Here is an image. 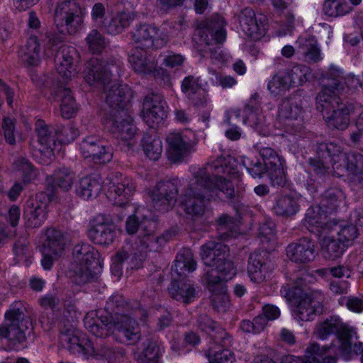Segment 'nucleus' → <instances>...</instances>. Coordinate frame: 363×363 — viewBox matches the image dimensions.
Instances as JSON below:
<instances>
[{
    "instance_id": "nucleus-24",
    "label": "nucleus",
    "mask_w": 363,
    "mask_h": 363,
    "mask_svg": "<svg viewBox=\"0 0 363 363\" xmlns=\"http://www.w3.org/2000/svg\"><path fill=\"white\" fill-rule=\"evenodd\" d=\"M79 62V54L74 48L62 45L55 56L57 72L65 79H72L76 74V66Z\"/></svg>"
},
{
    "instance_id": "nucleus-31",
    "label": "nucleus",
    "mask_w": 363,
    "mask_h": 363,
    "mask_svg": "<svg viewBox=\"0 0 363 363\" xmlns=\"http://www.w3.org/2000/svg\"><path fill=\"white\" fill-rule=\"evenodd\" d=\"M151 50L135 46L131 50L128 60L136 72L149 74L155 69V62L150 58Z\"/></svg>"
},
{
    "instance_id": "nucleus-55",
    "label": "nucleus",
    "mask_w": 363,
    "mask_h": 363,
    "mask_svg": "<svg viewBox=\"0 0 363 363\" xmlns=\"http://www.w3.org/2000/svg\"><path fill=\"white\" fill-rule=\"evenodd\" d=\"M75 179L74 174L68 169H60L55 172L53 183L63 191H68L72 186Z\"/></svg>"
},
{
    "instance_id": "nucleus-4",
    "label": "nucleus",
    "mask_w": 363,
    "mask_h": 363,
    "mask_svg": "<svg viewBox=\"0 0 363 363\" xmlns=\"http://www.w3.org/2000/svg\"><path fill=\"white\" fill-rule=\"evenodd\" d=\"M225 23L224 18L219 16H213L211 18L201 23L196 29L195 41L196 48L202 56L209 53L213 60L221 61L223 57L220 50V45L226 38L224 29Z\"/></svg>"
},
{
    "instance_id": "nucleus-25",
    "label": "nucleus",
    "mask_w": 363,
    "mask_h": 363,
    "mask_svg": "<svg viewBox=\"0 0 363 363\" xmlns=\"http://www.w3.org/2000/svg\"><path fill=\"white\" fill-rule=\"evenodd\" d=\"M323 295L320 291H312L305 294V297L297 303L295 311L296 317L302 321L313 320L314 316L323 311Z\"/></svg>"
},
{
    "instance_id": "nucleus-27",
    "label": "nucleus",
    "mask_w": 363,
    "mask_h": 363,
    "mask_svg": "<svg viewBox=\"0 0 363 363\" xmlns=\"http://www.w3.org/2000/svg\"><path fill=\"white\" fill-rule=\"evenodd\" d=\"M265 16L260 14L256 16L251 8H245L239 15L240 25L242 30L252 40H257L264 35L265 28L263 21Z\"/></svg>"
},
{
    "instance_id": "nucleus-37",
    "label": "nucleus",
    "mask_w": 363,
    "mask_h": 363,
    "mask_svg": "<svg viewBox=\"0 0 363 363\" xmlns=\"http://www.w3.org/2000/svg\"><path fill=\"white\" fill-rule=\"evenodd\" d=\"M102 189V181L99 175L82 178L77 188V194L83 199L96 197Z\"/></svg>"
},
{
    "instance_id": "nucleus-6",
    "label": "nucleus",
    "mask_w": 363,
    "mask_h": 363,
    "mask_svg": "<svg viewBox=\"0 0 363 363\" xmlns=\"http://www.w3.org/2000/svg\"><path fill=\"white\" fill-rule=\"evenodd\" d=\"M201 257L206 266L215 267L230 278L235 274L228 245L214 240L208 241L201 247Z\"/></svg>"
},
{
    "instance_id": "nucleus-61",
    "label": "nucleus",
    "mask_w": 363,
    "mask_h": 363,
    "mask_svg": "<svg viewBox=\"0 0 363 363\" xmlns=\"http://www.w3.org/2000/svg\"><path fill=\"white\" fill-rule=\"evenodd\" d=\"M335 229L333 230L337 233L338 238L345 243L347 247L357 238L359 233L357 226L353 224H348L342 227L337 225Z\"/></svg>"
},
{
    "instance_id": "nucleus-47",
    "label": "nucleus",
    "mask_w": 363,
    "mask_h": 363,
    "mask_svg": "<svg viewBox=\"0 0 363 363\" xmlns=\"http://www.w3.org/2000/svg\"><path fill=\"white\" fill-rule=\"evenodd\" d=\"M129 309V304L127 303L124 298L119 294L111 296L106 302L105 310L106 315L104 316H122L125 315V311ZM100 316H104L101 315Z\"/></svg>"
},
{
    "instance_id": "nucleus-12",
    "label": "nucleus",
    "mask_w": 363,
    "mask_h": 363,
    "mask_svg": "<svg viewBox=\"0 0 363 363\" xmlns=\"http://www.w3.org/2000/svg\"><path fill=\"white\" fill-rule=\"evenodd\" d=\"M105 101L109 109L106 111L105 118L128 112V104L131 98V91L127 85L111 84L104 89Z\"/></svg>"
},
{
    "instance_id": "nucleus-17",
    "label": "nucleus",
    "mask_w": 363,
    "mask_h": 363,
    "mask_svg": "<svg viewBox=\"0 0 363 363\" xmlns=\"http://www.w3.org/2000/svg\"><path fill=\"white\" fill-rule=\"evenodd\" d=\"M80 150L84 158H90L95 164H106L113 157L111 147L95 135L84 138L80 143Z\"/></svg>"
},
{
    "instance_id": "nucleus-52",
    "label": "nucleus",
    "mask_w": 363,
    "mask_h": 363,
    "mask_svg": "<svg viewBox=\"0 0 363 363\" xmlns=\"http://www.w3.org/2000/svg\"><path fill=\"white\" fill-rule=\"evenodd\" d=\"M131 20L132 18L129 13L125 12L118 13L105 26V28L108 33L116 35L121 33L124 28L129 26Z\"/></svg>"
},
{
    "instance_id": "nucleus-62",
    "label": "nucleus",
    "mask_w": 363,
    "mask_h": 363,
    "mask_svg": "<svg viewBox=\"0 0 363 363\" xmlns=\"http://www.w3.org/2000/svg\"><path fill=\"white\" fill-rule=\"evenodd\" d=\"M281 294L284 296L288 301L298 303L300 300L305 297V294H309L310 292H306L304 289H301L296 286L294 283L292 286L286 284L283 286L281 289Z\"/></svg>"
},
{
    "instance_id": "nucleus-22",
    "label": "nucleus",
    "mask_w": 363,
    "mask_h": 363,
    "mask_svg": "<svg viewBox=\"0 0 363 363\" xmlns=\"http://www.w3.org/2000/svg\"><path fill=\"white\" fill-rule=\"evenodd\" d=\"M144 118L151 127L160 124L167 117V103L158 93L147 94L143 100Z\"/></svg>"
},
{
    "instance_id": "nucleus-28",
    "label": "nucleus",
    "mask_w": 363,
    "mask_h": 363,
    "mask_svg": "<svg viewBox=\"0 0 363 363\" xmlns=\"http://www.w3.org/2000/svg\"><path fill=\"white\" fill-rule=\"evenodd\" d=\"M196 322L198 328L211 338V344L219 345L221 347H228L230 345L228 334L206 313L200 314Z\"/></svg>"
},
{
    "instance_id": "nucleus-8",
    "label": "nucleus",
    "mask_w": 363,
    "mask_h": 363,
    "mask_svg": "<svg viewBox=\"0 0 363 363\" xmlns=\"http://www.w3.org/2000/svg\"><path fill=\"white\" fill-rule=\"evenodd\" d=\"M83 21L82 10L73 0L59 2L55 10L54 22L61 34H74Z\"/></svg>"
},
{
    "instance_id": "nucleus-63",
    "label": "nucleus",
    "mask_w": 363,
    "mask_h": 363,
    "mask_svg": "<svg viewBox=\"0 0 363 363\" xmlns=\"http://www.w3.org/2000/svg\"><path fill=\"white\" fill-rule=\"evenodd\" d=\"M268 176L272 186L283 187L286 182V177L284 172V163L281 167H272L267 169Z\"/></svg>"
},
{
    "instance_id": "nucleus-43",
    "label": "nucleus",
    "mask_w": 363,
    "mask_h": 363,
    "mask_svg": "<svg viewBox=\"0 0 363 363\" xmlns=\"http://www.w3.org/2000/svg\"><path fill=\"white\" fill-rule=\"evenodd\" d=\"M172 233L166 231L163 234L155 236V233L146 236H139L138 245L140 248L147 252V250L158 251L171 238Z\"/></svg>"
},
{
    "instance_id": "nucleus-3",
    "label": "nucleus",
    "mask_w": 363,
    "mask_h": 363,
    "mask_svg": "<svg viewBox=\"0 0 363 363\" xmlns=\"http://www.w3.org/2000/svg\"><path fill=\"white\" fill-rule=\"evenodd\" d=\"M206 178L204 170L196 172L195 181L190 184L182 198V208L192 219H197L203 215L207 201L216 198L220 200L227 199L216 189H208L205 184Z\"/></svg>"
},
{
    "instance_id": "nucleus-57",
    "label": "nucleus",
    "mask_w": 363,
    "mask_h": 363,
    "mask_svg": "<svg viewBox=\"0 0 363 363\" xmlns=\"http://www.w3.org/2000/svg\"><path fill=\"white\" fill-rule=\"evenodd\" d=\"M341 328V322L339 319L331 317L318 326L316 335L318 338L324 340L331 334L337 333Z\"/></svg>"
},
{
    "instance_id": "nucleus-46",
    "label": "nucleus",
    "mask_w": 363,
    "mask_h": 363,
    "mask_svg": "<svg viewBox=\"0 0 363 363\" xmlns=\"http://www.w3.org/2000/svg\"><path fill=\"white\" fill-rule=\"evenodd\" d=\"M256 96L255 94L251 97L245 106L246 117L243 122H248L250 126L257 130L263 123V116L260 112L259 106L256 101Z\"/></svg>"
},
{
    "instance_id": "nucleus-35",
    "label": "nucleus",
    "mask_w": 363,
    "mask_h": 363,
    "mask_svg": "<svg viewBox=\"0 0 363 363\" xmlns=\"http://www.w3.org/2000/svg\"><path fill=\"white\" fill-rule=\"evenodd\" d=\"M330 347L323 346L318 343H312L307 347L305 351L303 363H336L335 356L328 355Z\"/></svg>"
},
{
    "instance_id": "nucleus-51",
    "label": "nucleus",
    "mask_w": 363,
    "mask_h": 363,
    "mask_svg": "<svg viewBox=\"0 0 363 363\" xmlns=\"http://www.w3.org/2000/svg\"><path fill=\"white\" fill-rule=\"evenodd\" d=\"M291 86H298L308 80L311 69L306 65H296L286 73Z\"/></svg>"
},
{
    "instance_id": "nucleus-7",
    "label": "nucleus",
    "mask_w": 363,
    "mask_h": 363,
    "mask_svg": "<svg viewBox=\"0 0 363 363\" xmlns=\"http://www.w3.org/2000/svg\"><path fill=\"white\" fill-rule=\"evenodd\" d=\"M120 70L121 65L115 60L108 61L94 57L85 63L83 75L89 85L105 89L111 83L113 73Z\"/></svg>"
},
{
    "instance_id": "nucleus-58",
    "label": "nucleus",
    "mask_w": 363,
    "mask_h": 363,
    "mask_svg": "<svg viewBox=\"0 0 363 363\" xmlns=\"http://www.w3.org/2000/svg\"><path fill=\"white\" fill-rule=\"evenodd\" d=\"M211 302L213 309L219 313L225 312L230 305L225 288L212 292Z\"/></svg>"
},
{
    "instance_id": "nucleus-13",
    "label": "nucleus",
    "mask_w": 363,
    "mask_h": 363,
    "mask_svg": "<svg viewBox=\"0 0 363 363\" xmlns=\"http://www.w3.org/2000/svg\"><path fill=\"white\" fill-rule=\"evenodd\" d=\"M107 181L108 197L113 204L123 206L128 203L135 189L134 183L118 172L112 173L107 178Z\"/></svg>"
},
{
    "instance_id": "nucleus-39",
    "label": "nucleus",
    "mask_w": 363,
    "mask_h": 363,
    "mask_svg": "<svg viewBox=\"0 0 363 363\" xmlns=\"http://www.w3.org/2000/svg\"><path fill=\"white\" fill-rule=\"evenodd\" d=\"M299 52L304 61L308 63L317 62L320 59V50L314 37L300 38L298 40Z\"/></svg>"
},
{
    "instance_id": "nucleus-18",
    "label": "nucleus",
    "mask_w": 363,
    "mask_h": 363,
    "mask_svg": "<svg viewBox=\"0 0 363 363\" xmlns=\"http://www.w3.org/2000/svg\"><path fill=\"white\" fill-rule=\"evenodd\" d=\"M328 213L320 206H312L306 211L303 225L309 231L320 237L327 235L337 228V223L329 219Z\"/></svg>"
},
{
    "instance_id": "nucleus-56",
    "label": "nucleus",
    "mask_w": 363,
    "mask_h": 363,
    "mask_svg": "<svg viewBox=\"0 0 363 363\" xmlns=\"http://www.w3.org/2000/svg\"><path fill=\"white\" fill-rule=\"evenodd\" d=\"M228 279H230L229 276L223 274L216 268L208 270L205 274L207 288L211 292L223 289L224 287L221 285L220 282Z\"/></svg>"
},
{
    "instance_id": "nucleus-33",
    "label": "nucleus",
    "mask_w": 363,
    "mask_h": 363,
    "mask_svg": "<svg viewBox=\"0 0 363 363\" xmlns=\"http://www.w3.org/2000/svg\"><path fill=\"white\" fill-rule=\"evenodd\" d=\"M302 107L296 99L286 98L282 101L280 105L278 118L286 125L293 126L294 121H297L301 117Z\"/></svg>"
},
{
    "instance_id": "nucleus-50",
    "label": "nucleus",
    "mask_w": 363,
    "mask_h": 363,
    "mask_svg": "<svg viewBox=\"0 0 363 363\" xmlns=\"http://www.w3.org/2000/svg\"><path fill=\"white\" fill-rule=\"evenodd\" d=\"M343 193L336 188H330L325 191L321 201L320 206L328 212L335 211L342 201Z\"/></svg>"
},
{
    "instance_id": "nucleus-59",
    "label": "nucleus",
    "mask_w": 363,
    "mask_h": 363,
    "mask_svg": "<svg viewBox=\"0 0 363 363\" xmlns=\"http://www.w3.org/2000/svg\"><path fill=\"white\" fill-rule=\"evenodd\" d=\"M316 152L319 158L328 160L333 167L335 162V158H337L342 151L333 143H320L318 145Z\"/></svg>"
},
{
    "instance_id": "nucleus-54",
    "label": "nucleus",
    "mask_w": 363,
    "mask_h": 363,
    "mask_svg": "<svg viewBox=\"0 0 363 363\" xmlns=\"http://www.w3.org/2000/svg\"><path fill=\"white\" fill-rule=\"evenodd\" d=\"M255 147L259 151V155L264 162L265 166L268 168L272 167H281L284 160L281 157L277 152L269 147H262L260 143H257Z\"/></svg>"
},
{
    "instance_id": "nucleus-21",
    "label": "nucleus",
    "mask_w": 363,
    "mask_h": 363,
    "mask_svg": "<svg viewBox=\"0 0 363 363\" xmlns=\"http://www.w3.org/2000/svg\"><path fill=\"white\" fill-rule=\"evenodd\" d=\"M35 131L39 145L38 150L48 155H52L60 134H62V126L49 125L44 121L38 120L35 125Z\"/></svg>"
},
{
    "instance_id": "nucleus-30",
    "label": "nucleus",
    "mask_w": 363,
    "mask_h": 363,
    "mask_svg": "<svg viewBox=\"0 0 363 363\" xmlns=\"http://www.w3.org/2000/svg\"><path fill=\"white\" fill-rule=\"evenodd\" d=\"M44 240L42 248L45 252H52L55 256H60L65 250L67 234L62 230L50 227L44 231Z\"/></svg>"
},
{
    "instance_id": "nucleus-16",
    "label": "nucleus",
    "mask_w": 363,
    "mask_h": 363,
    "mask_svg": "<svg viewBox=\"0 0 363 363\" xmlns=\"http://www.w3.org/2000/svg\"><path fill=\"white\" fill-rule=\"evenodd\" d=\"M274 269L267 252L255 250L250 253L247 259V274L255 283L264 281Z\"/></svg>"
},
{
    "instance_id": "nucleus-1",
    "label": "nucleus",
    "mask_w": 363,
    "mask_h": 363,
    "mask_svg": "<svg viewBox=\"0 0 363 363\" xmlns=\"http://www.w3.org/2000/svg\"><path fill=\"white\" fill-rule=\"evenodd\" d=\"M133 313L122 316H94L88 313L84 324L86 329L96 337H106L112 335L121 343L133 345L140 338V331L135 318L145 321L147 313L139 303H135Z\"/></svg>"
},
{
    "instance_id": "nucleus-20",
    "label": "nucleus",
    "mask_w": 363,
    "mask_h": 363,
    "mask_svg": "<svg viewBox=\"0 0 363 363\" xmlns=\"http://www.w3.org/2000/svg\"><path fill=\"white\" fill-rule=\"evenodd\" d=\"M87 235L96 245H109L115 240L116 228L104 216L99 215L91 220L87 229Z\"/></svg>"
},
{
    "instance_id": "nucleus-26",
    "label": "nucleus",
    "mask_w": 363,
    "mask_h": 363,
    "mask_svg": "<svg viewBox=\"0 0 363 363\" xmlns=\"http://www.w3.org/2000/svg\"><path fill=\"white\" fill-rule=\"evenodd\" d=\"M286 252L291 261L298 264L309 263L315 257V244L306 237H303L297 242L288 245Z\"/></svg>"
},
{
    "instance_id": "nucleus-53",
    "label": "nucleus",
    "mask_w": 363,
    "mask_h": 363,
    "mask_svg": "<svg viewBox=\"0 0 363 363\" xmlns=\"http://www.w3.org/2000/svg\"><path fill=\"white\" fill-rule=\"evenodd\" d=\"M40 43L36 36L30 37L26 45L24 60L29 66H35L40 61Z\"/></svg>"
},
{
    "instance_id": "nucleus-15",
    "label": "nucleus",
    "mask_w": 363,
    "mask_h": 363,
    "mask_svg": "<svg viewBox=\"0 0 363 363\" xmlns=\"http://www.w3.org/2000/svg\"><path fill=\"white\" fill-rule=\"evenodd\" d=\"M48 198L45 193L39 192L26 201L23 216L28 228H39L47 218Z\"/></svg>"
},
{
    "instance_id": "nucleus-2",
    "label": "nucleus",
    "mask_w": 363,
    "mask_h": 363,
    "mask_svg": "<svg viewBox=\"0 0 363 363\" xmlns=\"http://www.w3.org/2000/svg\"><path fill=\"white\" fill-rule=\"evenodd\" d=\"M323 80V87L316 96L317 109L320 111L327 125L332 129L345 130L350 123V113L354 111V105L348 101L344 103L338 94L343 88L337 78Z\"/></svg>"
},
{
    "instance_id": "nucleus-49",
    "label": "nucleus",
    "mask_w": 363,
    "mask_h": 363,
    "mask_svg": "<svg viewBox=\"0 0 363 363\" xmlns=\"http://www.w3.org/2000/svg\"><path fill=\"white\" fill-rule=\"evenodd\" d=\"M223 347L219 345L211 344L206 352L209 363H232L234 361L233 353Z\"/></svg>"
},
{
    "instance_id": "nucleus-38",
    "label": "nucleus",
    "mask_w": 363,
    "mask_h": 363,
    "mask_svg": "<svg viewBox=\"0 0 363 363\" xmlns=\"http://www.w3.org/2000/svg\"><path fill=\"white\" fill-rule=\"evenodd\" d=\"M62 341L67 343V348L74 352L90 355L94 351V345L85 336L80 337L77 334H65Z\"/></svg>"
},
{
    "instance_id": "nucleus-42",
    "label": "nucleus",
    "mask_w": 363,
    "mask_h": 363,
    "mask_svg": "<svg viewBox=\"0 0 363 363\" xmlns=\"http://www.w3.org/2000/svg\"><path fill=\"white\" fill-rule=\"evenodd\" d=\"M124 354V350L118 347H111L106 344L96 343L94 346V351L90 356H94L96 359H104L109 363H116Z\"/></svg>"
},
{
    "instance_id": "nucleus-19",
    "label": "nucleus",
    "mask_w": 363,
    "mask_h": 363,
    "mask_svg": "<svg viewBox=\"0 0 363 363\" xmlns=\"http://www.w3.org/2000/svg\"><path fill=\"white\" fill-rule=\"evenodd\" d=\"M178 192L172 181L159 182L150 193L154 208L158 211H168L174 206Z\"/></svg>"
},
{
    "instance_id": "nucleus-32",
    "label": "nucleus",
    "mask_w": 363,
    "mask_h": 363,
    "mask_svg": "<svg viewBox=\"0 0 363 363\" xmlns=\"http://www.w3.org/2000/svg\"><path fill=\"white\" fill-rule=\"evenodd\" d=\"M174 277L170 286L168 288L169 294L172 298L184 304L193 302L196 298V289L189 281L177 280Z\"/></svg>"
},
{
    "instance_id": "nucleus-44",
    "label": "nucleus",
    "mask_w": 363,
    "mask_h": 363,
    "mask_svg": "<svg viewBox=\"0 0 363 363\" xmlns=\"http://www.w3.org/2000/svg\"><path fill=\"white\" fill-rule=\"evenodd\" d=\"M13 169L21 175L23 183L28 184L34 180L38 172L28 159L24 157L16 158L13 163Z\"/></svg>"
},
{
    "instance_id": "nucleus-23",
    "label": "nucleus",
    "mask_w": 363,
    "mask_h": 363,
    "mask_svg": "<svg viewBox=\"0 0 363 363\" xmlns=\"http://www.w3.org/2000/svg\"><path fill=\"white\" fill-rule=\"evenodd\" d=\"M167 155L172 162L182 161L193 150L195 143L188 138L185 134L171 133L167 138Z\"/></svg>"
},
{
    "instance_id": "nucleus-36",
    "label": "nucleus",
    "mask_w": 363,
    "mask_h": 363,
    "mask_svg": "<svg viewBox=\"0 0 363 363\" xmlns=\"http://www.w3.org/2000/svg\"><path fill=\"white\" fill-rule=\"evenodd\" d=\"M143 350L138 354V363H157L163 349L157 340L153 337L146 339L143 343Z\"/></svg>"
},
{
    "instance_id": "nucleus-64",
    "label": "nucleus",
    "mask_w": 363,
    "mask_h": 363,
    "mask_svg": "<svg viewBox=\"0 0 363 363\" xmlns=\"http://www.w3.org/2000/svg\"><path fill=\"white\" fill-rule=\"evenodd\" d=\"M291 87L286 74L284 76L275 74L268 83L267 88L272 94H278L282 90L289 89Z\"/></svg>"
},
{
    "instance_id": "nucleus-41",
    "label": "nucleus",
    "mask_w": 363,
    "mask_h": 363,
    "mask_svg": "<svg viewBox=\"0 0 363 363\" xmlns=\"http://www.w3.org/2000/svg\"><path fill=\"white\" fill-rule=\"evenodd\" d=\"M322 253L325 259H335L340 257L345 251L346 244L338 238L334 239L326 235H322Z\"/></svg>"
},
{
    "instance_id": "nucleus-60",
    "label": "nucleus",
    "mask_w": 363,
    "mask_h": 363,
    "mask_svg": "<svg viewBox=\"0 0 363 363\" xmlns=\"http://www.w3.org/2000/svg\"><path fill=\"white\" fill-rule=\"evenodd\" d=\"M86 40L89 50L93 53H101L106 46V42L104 35L95 29L89 33Z\"/></svg>"
},
{
    "instance_id": "nucleus-5",
    "label": "nucleus",
    "mask_w": 363,
    "mask_h": 363,
    "mask_svg": "<svg viewBox=\"0 0 363 363\" xmlns=\"http://www.w3.org/2000/svg\"><path fill=\"white\" fill-rule=\"evenodd\" d=\"M32 328V321L26 314L25 307L21 302H15L5 313L4 325L0 326V337H6L9 347L16 350L26 341Z\"/></svg>"
},
{
    "instance_id": "nucleus-9",
    "label": "nucleus",
    "mask_w": 363,
    "mask_h": 363,
    "mask_svg": "<svg viewBox=\"0 0 363 363\" xmlns=\"http://www.w3.org/2000/svg\"><path fill=\"white\" fill-rule=\"evenodd\" d=\"M227 160L223 156L208 162L206 167L199 170H204L206 174V182L208 188H214L221 192L225 198L231 199L234 196V187L229 180L225 179L221 174L229 172Z\"/></svg>"
},
{
    "instance_id": "nucleus-45",
    "label": "nucleus",
    "mask_w": 363,
    "mask_h": 363,
    "mask_svg": "<svg viewBox=\"0 0 363 363\" xmlns=\"http://www.w3.org/2000/svg\"><path fill=\"white\" fill-rule=\"evenodd\" d=\"M58 95L61 98L60 111L65 118H72L77 111V104L69 88H60Z\"/></svg>"
},
{
    "instance_id": "nucleus-10",
    "label": "nucleus",
    "mask_w": 363,
    "mask_h": 363,
    "mask_svg": "<svg viewBox=\"0 0 363 363\" xmlns=\"http://www.w3.org/2000/svg\"><path fill=\"white\" fill-rule=\"evenodd\" d=\"M335 159L334 172L340 176L347 172L351 186L357 190H363V155L342 152Z\"/></svg>"
},
{
    "instance_id": "nucleus-48",
    "label": "nucleus",
    "mask_w": 363,
    "mask_h": 363,
    "mask_svg": "<svg viewBox=\"0 0 363 363\" xmlns=\"http://www.w3.org/2000/svg\"><path fill=\"white\" fill-rule=\"evenodd\" d=\"M299 206L297 201L292 196H282L279 198L274 206L275 213L283 217H290L295 215L298 211Z\"/></svg>"
},
{
    "instance_id": "nucleus-34",
    "label": "nucleus",
    "mask_w": 363,
    "mask_h": 363,
    "mask_svg": "<svg viewBox=\"0 0 363 363\" xmlns=\"http://www.w3.org/2000/svg\"><path fill=\"white\" fill-rule=\"evenodd\" d=\"M196 262L192 252L189 248H183L177 254L174 264L172 267V272L175 273L178 279L185 277L186 273L196 269Z\"/></svg>"
},
{
    "instance_id": "nucleus-29",
    "label": "nucleus",
    "mask_w": 363,
    "mask_h": 363,
    "mask_svg": "<svg viewBox=\"0 0 363 363\" xmlns=\"http://www.w3.org/2000/svg\"><path fill=\"white\" fill-rule=\"evenodd\" d=\"M104 120L109 130L121 140H128L134 138L137 128L128 112H122L121 115Z\"/></svg>"
},
{
    "instance_id": "nucleus-40",
    "label": "nucleus",
    "mask_w": 363,
    "mask_h": 363,
    "mask_svg": "<svg viewBox=\"0 0 363 363\" xmlns=\"http://www.w3.org/2000/svg\"><path fill=\"white\" fill-rule=\"evenodd\" d=\"M145 155L152 160H157L162 152V143L155 133H145L141 141Z\"/></svg>"
},
{
    "instance_id": "nucleus-11",
    "label": "nucleus",
    "mask_w": 363,
    "mask_h": 363,
    "mask_svg": "<svg viewBox=\"0 0 363 363\" xmlns=\"http://www.w3.org/2000/svg\"><path fill=\"white\" fill-rule=\"evenodd\" d=\"M73 255L79 264L75 270L77 283L84 284L94 279L92 267L98 264L99 252L88 243H81L74 247Z\"/></svg>"
},
{
    "instance_id": "nucleus-14",
    "label": "nucleus",
    "mask_w": 363,
    "mask_h": 363,
    "mask_svg": "<svg viewBox=\"0 0 363 363\" xmlns=\"http://www.w3.org/2000/svg\"><path fill=\"white\" fill-rule=\"evenodd\" d=\"M133 40L136 47L147 49H159L169 41L168 35L155 26L141 24L133 32Z\"/></svg>"
}]
</instances>
